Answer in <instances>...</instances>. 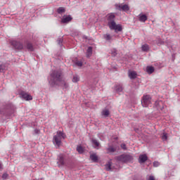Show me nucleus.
Segmentation results:
<instances>
[{
    "mask_svg": "<svg viewBox=\"0 0 180 180\" xmlns=\"http://www.w3.org/2000/svg\"><path fill=\"white\" fill-rule=\"evenodd\" d=\"M6 70V65L4 63L0 64V72H4Z\"/></svg>",
    "mask_w": 180,
    "mask_h": 180,
    "instance_id": "obj_25",
    "label": "nucleus"
},
{
    "mask_svg": "<svg viewBox=\"0 0 180 180\" xmlns=\"http://www.w3.org/2000/svg\"><path fill=\"white\" fill-rule=\"evenodd\" d=\"M108 20V25L110 27V30H115V32H122V25H117L115 22V14L113 13H110L106 15Z\"/></svg>",
    "mask_w": 180,
    "mask_h": 180,
    "instance_id": "obj_2",
    "label": "nucleus"
},
{
    "mask_svg": "<svg viewBox=\"0 0 180 180\" xmlns=\"http://www.w3.org/2000/svg\"><path fill=\"white\" fill-rule=\"evenodd\" d=\"M75 65H77V67H82V61H81V60H76Z\"/></svg>",
    "mask_w": 180,
    "mask_h": 180,
    "instance_id": "obj_30",
    "label": "nucleus"
},
{
    "mask_svg": "<svg viewBox=\"0 0 180 180\" xmlns=\"http://www.w3.org/2000/svg\"><path fill=\"white\" fill-rule=\"evenodd\" d=\"M146 72H148V74H153V72H154V67L148 66L146 68Z\"/></svg>",
    "mask_w": 180,
    "mask_h": 180,
    "instance_id": "obj_21",
    "label": "nucleus"
},
{
    "mask_svg": "<svg viewBox=\"0 0 180 180\" xmlns=\"http://www.w3.org/2000/svg\"><path fill=\"white\" fill-rule=\"evenodd\" d=\"M90 158L91 160L94 162H98V155H96V154H92L90 155Z\"/></svg>",
    "mask_w": 180,
    "mask_h": 180,
    "instance_id": "obj_20",
    "label": "nucleus"
},
{
    "mask_svg": "<svg viewBox=\"0 0 180 180\" xmlns=\"http://www.w3.org/2000/svg\"><path fill=\"white\" fill-rule=\"evenodd\" d=\"M117 54V52L116 49H112V56H113L115 57V56H116Z\"/></svg>",
    "mask_w": 180,
    "mask_h": 180,
    "instance_id": "obj_32",
    "label": "nucleus"
},
{
    "mask_svg": "<svg viewBox=\"0 0 180 180\" xmlns=\"http://www.w3.org/2000/svg\"><path fill=\"white\" fill-rule=\"evenodd\" d=\"M103 38L105 40H107V41H110V40H112V36L109 34H105Z\"/></svg>",
    "mask_w": 180,
    "mask_h": 180,
    "instance_id": "obj_22",
    "label": "nucleus"
},
{
    "mask_svg": "<svg viewBox=\"0 0 180 180\" xmlns=\"http://www.w3.org/2000/svg\"><path fill=\"white\" fill-rule=\"evenodd\" d=\"M24 46H25V49H27V50L29 51H33V45H32V44H30L29 42H25L24 44Z\"/></svg>",
    "mask_w": 180,
    "mask_h": 180,
    "instance_id": "obj_16",
    "label": "nucleus"
},
{
    "mask_svg": "<svg viewBox=\"0 0 180 180\" xmlns=\"http://www.w3.org/2000/svg\"><path fill=\"white\" fill-rule=\"evenodd\" d=\"M58 162L60 163V165H64V155H59L58 156Z\"/></svg>",
    "mask_w": 180,
    "mask_h": 180,
    "instance_id": "obj_19",
    "label": "nucleus"
},
{
    "mask_svg": "<svg viewBox=\"0 0 180 180\" xmlns=\"http://www.w3.org/2000/svg\"><path fill=\"white\" fill-rule=\"evenodd\" d=\"M115 160L117 162H121L122 164H127L129 162H131L133 161L134 158L133 155L128 153H123L119 156L115 158Z\"/></svg>",
    "mask_w": 180,
    "mask_h": 180,
    "instance_id": "obj_3",
    "label": "nucleus"
},
{
    "mask_svg": "<svg viewBox=\"0 0 180 180\" xmlns=\"http://www.w3.org/2000/svg\"><path fill=\"white\" fill-rule=\"evenodd\" d=\"M110 110H109V108H105L103 110V113H110Z\"/></svg>",
    "mask_w": 180,
    "mask_h": 180,
    "instance_id": "obj_31",
    "label": "nucleus"
},
{
    "mask_svg": "<svg viewBox=\"0 0 180 180\" xmlns=\"http://www.w3.org/2000/svg\"><path fill=\"white\" fill-rule=\"evenodd\" d=\"M159 165H160V162H153V166L158 167Z\"/></svg>",
    "mask_w": 180,
    "mask_h": 180,
    "instance_id": "obj_36",
    "label": "nucleus"
},
{
    "mask_svg": "<svg viewBox=\"0 0 180 180\" xmlns=\"http://www.w3.org/2000/svg\"><path fill=\"white\" fill-rule=\"evenodd\" d=\"M92 56V47L89 46L86 51V57H91Z\"/></svg>",
    "mask_w": 180,
    "mask_h": 180,
    "instance_id": "obj_23",
    "label": "nucleus"
},
{
    "mask_svg": "<svg viewBox=\"0 0 180 180\" xmlns=\"http://www.w3.org/2000/svg\"><path fill=\"white\" fill-rule=\"evenodd\" d=\"M114 91H115L117 94H121V92H123V86L119 84H116L114 87Z\"/></svg>",
    "mask_w": 180,
    "mask_h": 180,
    "instance_id": "obj_10",
    "label": "nucleus"
},
{
    "mask_svg": "<svg viewBox=\"0 0 180 180\" xmlns=\"http://www.w3.org/2000/svg\"><path fill=\"white\" fill-rule=\"evenodd\" d=\"M117 150V147L115 146H109L108 148H107V153H115Z\"/></svg>",
    "mask_w": 180,
    "mask_h": 180,
    "instance_id": "obj_14",
    "label": "nucleus"
},
{
    "mask_svg": "<svg viewBox=\"0 0 180 180\" xmlns=\"http://www.w3.org/2000/svg\"><path fill=\"white\" fill-rule=\"evenodd\" d=\"M11 46H13L16 50H25V49H26V46H25V44H23V43L19 41H11Z\"/></svg>",
    "mask_w": 180,
    "mask_h": 180,
    "instance_id": "obj_6",
    "label": "nucleus"
},
{
    "mask_svg": "<svg viewBox=\"0 0 180 180\" xmlns=\"http://www.w3.org/2000/svg\"><path fill=\"white\" fill-rule=\"evenodd\" d=\"M48 81L51 86H54V85H60L63 91H68V87L70 86L68 83L63 80L61 77V72L58 70H54L51 72L50 76L48 77Z\"/></svg>",
    "mask_w": 180,
    "mask_h": 180,
    "instance_id": "obj_1",
    "label": "nucleus"
},
{
    "mask_svg": "<svg viewBox=\"0 0 180 180\" xmlns=\"http://www.w3.org/2000/svg\"><path fill=\"white\" fill-rule=\"evenodd\" d=\"M121 148H122V150H127V148L126 147V144L124 143L121 144Z\"/></svg>",
    "mask_w": 180,
    "mask_h": 180,
    "instance_id": "obj_34",
    "label": "nucleus"
},
{
    "mask_svg": "<svg viewBox=\"0 0 180 180\" xmlns=\"http://www.w3.org/2000/svg\"><path fill=\"white\" fill-rule=\"evenodd\" d=\"M168 139V136H167V134L163 133L162 135V140H163V141H167Z\"/></svg>",
    "mask_w": 180,
    "mask_h": 180,
    "instance_id": "obj_29",
    "label": "nucleus"
},
{
    "mask_svg": "<svg viewBox=\"0 0 180 180\" xmlns=\"http://www.w3.org/2000/svg\"><path fill=\"white\" fill-rule=\"evenodd\" d=\"M153 103L150 95H143L141 98V105L143 108H148Z\"/></svg>",
    "mask_w": 180,
    "mask_h": 180,
    "instance_id": "obj_4",
    "label": "nucleus"
},
{
    "mask_svg": "<svg viewBox=\"0 0 180 180\" xmlns=\"http://www.w3.org/2000/svg\"><path fill=\"white\" fill-rule=\"evenodd\" d=\"M153 108L155 110H158V112H162L164 109H165V105H164V102L162 101H155Z\"/></svg>",
    "mask_w": 180,
    "mask_h": 180,
    "instance_id": "obj_7",
    "label": "nucleus"
},
{
    "mask_svg": "<svg viewBox=\"0 0 180 180\" xmlns=\"http://www.w3.org/2000/svg\"><path fill=\"white\" fill-rule=\"evenodd\" d=\"M112 165L110 162H108L107 165H105V167L107 171H110Z\"/></svg>",
    "mask_w": 180,
    "mask_h": 180,
    "instance_id": "obj_28",
    "label": "nucleus"
},
{
    "mask_svg": "<svg viewBox=\"0 0 180 180\" xmlns=\"http://www.w3.org/2000/svg\"><path fill=\"white\" fill-rule=\"evenodd\" d=\"M58 44H61V43H63V39H60L59 40H58Z\"/></svg>",
    "mask_w": 180,
    "mask_h": 180,
    "instance_id": "obj_38",
    "label": "nucleus"
},
{
    "mask_svg": "<svg viewBox=\"0 0 180 180\" xmlns=\"http://www.w3.org/2000/svg\"><path fill=\"white\" fill-rule=\"evenodd\" d=\"M116 8L119 11H124V12H127L130 9L127 4H118L116 5Z\"/></svg>",
    "mask_w": 180,
    "mask_h": 180,
    "instance_id": "obj_9",
    "label": "nucleus"
},
{
    "mask_svg": "<svg viewBox=\"0 0 180 180\" xmlns=\"http://www.w3.org/2000/svg\"><path fill=\"white\" fill-rule=\"evenodd\" d=\"M101 117L103 118L109 117V113H103Z\"/></svg>",
    "mask_w": 180,
    "mask_h": 180,
    "instance_id": "obj_33",
    "label": "nucleus"
},
{
    "mask_svg": "<svg viewBox=\"0 0 180 180\" xmlns=\"http://www.w3.org/2000/svg\"><path fill=\"white\" fill-rule=\"evenodd\" d=\"M148 160V158L147 157V155L143 154L141 155L139 158V161L140 164H143L146 161Z\"/></svg>",
    "mask_w": 180,
    "mask_h": 180,
    "instance_id": "obj_12",
    "label": "nucleus"
},
{
    "mask_svg": "<svg viewBox=\"0 0 180 180\" xmlns=\"http://www.w3.org/2000/svg\"><path fill=\"white\" fill-rule=\"evenodd\" d=\"M63 139H65V136L64 134L61 131H57L56 135L53 136V141L56 143V146L59 147V146H61V140Z\"/></svg>",
    "mask_w": 180,
    "mask_h": 180,
    "instance_id": "obj_5",
    "label": "nucleus"
},
{
    "mask_svg": "<svg viewBox=\"0 0 180 180\" xmlns=\"http://www.w3.org/2000/svg\"><path fill=\"white\" fill-rule=\"evenodd\" d=\"M72 20V18L70 17V15H65L61 19L62 23H68L69 22H71Z\"/></svg>",
    "mask_w": 180,
    "mask_h": 180,
    "instance_id": "obj_11",
    "label": "nucleus"
},
{
    "mask_svg": "<svg viewBox=\"0 0 180 180\" xmlns=\"http://www.w3.org/2000/svg\"><path fill=\"white\" fill-rule=\"evenodd\" d=\"M92 143L94 146L95 148H98V147H99V146L101 145L98 142V140H96V139H92Z\"/></svg>",
    "mask_w": 180,
    "mask_h": 180,
    "instance_id": "obj_24",
    "label": "nucleus"
},
{
    "mask_svg": "<svg viewBox=\"0 0 180 180\" xmlns=\"http://www.w3.org/2000/svg\"><path fill=\"white\" fill-rule=\"evenodd\" d=\"M147 19H148L147 15L144 14H139V22H142L143 23H144L146 20H147Z\"/></svg>",
    "mask_w": 180,
    "mask_h": 180,
    "instance_id": "obj_15",
    "label": "nucleus"
},
{
    "mask_svg": "<svg viewBox=\"0 0 180 180\" xmlns=\"http://www.w3.org/2000/svg\"><path fill=\"white\" fill-rule=\"evenodd\" d=\"M2 178H3V179H6V178H8V174H6V173L4 174L2 176Z\"/></svg>",
    "mask_w": 180,
    "mask_h": 180,
    "instance_id": "obj_35",
    "label": "nucleus"
},
{
    "mask_svg": "<svg viewBox=\"0 0 180 180\" xmlns=\"http://www.w3.org/2000/svg\"><path fill=\"white\" fill-rule=\"evenodd\" d=\"M141 50L143 51L147 52L150 51V46L147 44H144L141 46Z\"/></svg>",
    "mask_w": 180,
    "mask_h": 180,
    "instance_id": "obj_17",
    "label": "nucleus"
},
{
    "mask_svg": "<svg viewBox=\"0 0 180 180\" xmlns=\"http://www.w3.org/2000/svg\"><path fill=\"white\" fill-rule=\"evenodd\" d=\"M77 151L79 153V154H84L85 149L81 145H79L77 147Z\"/></svg>",
    "mask_w": 180,
    "mask_h": 180,
    "instance_id": "obj_18",
    "label": "nucleus"
},
{
    "mask_svg": "<svg viewBox=\"0 0 180 180\" xmlns=\"http://www.w3.org/2000/svg\"><path fill=\"white\" fill-rule=\"evenodd\" d=\"M2 168V165L0 164V169Z\"/></svg>",
    "mask_w": 180,
    "mask_h": 180,
    "instance_id": "obj_39",
    "label": "nucleus"
},
{
    "mask_svg": "<svg viewBox=\"0 0 180 180\" xmlns=\"http://www.w3.org/2000/svg\"><path fill=\"white\" fill-rule=\"evenodd\" d=\"M128 75H129L130 79H134L137 78V72H136L134 71H129L128 72Z\"/></svg>",
    "mask_w": 180,
    "mask_h": 180,
    "instance_id": "obj_13",
    "label": "nucleus"
},
{
    "mask_svg": "<svg viewBox=\"0 0 180 180\" xmlns=\"http://www.w3.org/2000/svg\"><path fill=\"white\" fill-rule=\"evenodd\" d=\"M20 96L25 101H32L33 99V97L31 95L23 91L20 92Z\"/></svg>",
    "mask_w": 180,
    "mask_h": 180,
    "instance_id": "obj_8",
    "label": "nucleus"
},
{
    "mask_svg": "<svg viewBox=\"0 0 180 180\" xmlns=\"http://www.w3.org/2000/svg\"><path fill=\"white\" fill-rule=\"evenodd\" d=\"M58 13H64V12H65V8H64V7H60L59 8H58L57 10Z\"/></svg>",
    "mask_w": 180,
    "mask_h": 180,
    "instance_id": "obj_26",
    "label": "nucleus"
},
{
    "mask_svg": "<svg viewBox=\"0 0 180 180\" xmlns=\"http://www.w3.org/2000/svg\"><path fill=\"white\" fill-rule=\"evenodd\" d=\"M79 81V76L75 75L73 76L72 82H78Z\"/></svg>",
    "mask_w": 180,
    "mask_h": 180,
    "instance_id": "obj_27",
    "label": "nucleus"
},
{
    "mask_svg": "<svg viewBox=\"0 0 180 180\" xmlns=\"http://www.w3.org/2000/svg\"><path fill=\"white\" fill-rule=\"evenodd\" d=\"M147 180H155V178L153 176H150Z\"/></svg>",
    "mask_w": 180,
    "mask_h": 180,
    "instance_id": "obj_37",
    "label": "nucleus"
}]
</instances>
